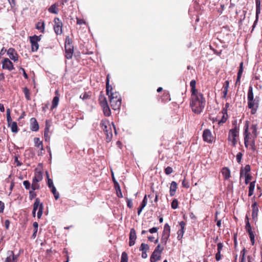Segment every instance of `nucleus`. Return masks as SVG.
Listing matches in <instances>:
<instances>
[{"mask_svg": "<svg viewBox=\"0 0 262 262\" xmlns=\"http://www.w3.org/2000/svg\"><path fill=\"white\" fill-rule=\"evenodd\" d=\"M24 93L25 94L26 98L27 100H29L30 99V92H29V89L27 88H24Z\"/></svg>", "mask_w": 262, "mask_h": 262, "instance_id": "79ce46f5", "label": "nucleus"}, {"mask_svg": "<svg viewBox=\"0 0 262 262\" xmlns=\"http://www.w3.org/2000/svg\"><path fill=\"white\" fill-rule=\"evenodd\" d=\"M248 127L247 126L245 129L244 135V144L246 147L248 146V141L249 139H251V138H249V133H248Z\"/></svg>", "mask_w": 262, "mask_h": 262, "instance_id": "aec40b11", "label": "nucleus"}, {"mask_svg": "<svg viewBox=\"0 0 262 262\" xmlns=\"http://www.w3.org/2000/svg\"><path fill=\"white\" fill-rule=\"evenodd\" d=\"M245 176V183L247 184L249 181L251 180L252 177L249 174L244 175Z\"/></svg>", "mask_w": 262, "mask_h": 262, "instance_id": "6e6d98bb", "label": "nucleus"}, {"mask_svg": "<svg viewBox=\"0 0 262 262\" xmlns=\"http://www.w3.org/2000/svg\"><path fill=\"white\" fill-rule=\"evenodd\" d=\"M161 258V253L154 251L150 256V262H156Z\"/></svg>", "mask_w": 262, "mask_h": 262, "instance_id": "f3484780", "label": "nucleus"}, {"mask_svg": "<svg viewBox=\"0 0 262 262\" xmlns=\"http://www.w3.org/2000/svg\"><path fill=\"white\" fill-rule=\"evenodd\" d=\"M47 178H48V187L50 188H51V189H52L53 187H55L54 186L53 181L51 179H50L49 178V175H48V173H47Z\"/></svg>", "mask_w": 262, "mask_h": 262, "instance_id": "37998d69", "label": "nucleus"}, {"mask_svg": "<svg viewBox=\"0 0 262 262\" xmlns=\"http://www.w3.org/2000/svg\"><path fill=\"white\" fill-rule=\"evenodd\" d=\"M228 86H229V82L228 81H226V85L224 86V91H223L224 95L223 96V97L224 98H225L227 95Z\"/></svg>", "mask_w": 262, "mask_h": 262, "instance_id": "e433bc0d", "label": "nucleus"}, {"mask_svg": "<svg viewBox=\"0 0 262 262\" xmlns=\"http://www.w3.org/2000/svg\"><path fill=\"white\" fill-rule=\"evenodd\" d=\"M34 143H35V146L36 147H37L38 148L40 147V149H41L40 153L41 154V151L44 149L43 145H42V142L40 140V139L38 138H35L34 139Z\"/></svg>", "mask_w": 262, "mask_h": 262, "instance_id": "5701e85b", "label": "nucleus"}, {"mask_svg": "<svg viewBox=\"0 0 262 262\" xmlns=\"http://www.w3.org/2000/svg\"><path fill=\"white\" fill-rule=\"evenodd\" d=\"M170 227L168 224H166L164 227V230L162 234L167 235L170 236Z\"/></svg>", "mask_w": 262, "mask_h": 262, "instance_id": "c85d7f7f", "label": "nucleus"}, {"mask_svg": "<svg viewBox=\"0 0 262 262\" xmlns=\"http://www.w3.org/2000/svg\"><path fill=\"white\" fill-rule=\"evenodd\" d=\"M179 224L181 227V229L178 231V239L179 240L182 237L184 234L185 223L183 221H181L180 222Z\"/></svg>", "mask_w": 262, "mask_h": 262, "instance_id": "dca6fc26", "label": "nucleus"}, {"mask_svg": "<svg viewBox=\"0 0 262 262\" xmlns=\"http://www.w3.org/2000/svg\"><path fill=\"white\" fill-rule=\"evenodd\" d=\"M182 185L183 187H185V188H188L189 187V184H188V182H186L185 181V180L184 179L183 182H182Z\"/></svg>", "mask_w": 262, "mask_h": 262, "instance_id": "774afa93", "label": "nucleus"}, {"mask_svg": "<svg viewBox=\"0 0 262 262\" xmlns=\"http://www.w3.org/2000/svg\"><path fill=\"white\" fill-rule=\"evenodd\" d=\"M173 171L172 168L171 167L168 166L165 169V172L166 174H169Z\"/></svg>", "mask_w": 262, "mask_h": 262, "instance_id": "603ef678", "label": "nucleus"}, {"mask_svg": "<svg viewBox=\"0 0 262 262\" xmlns=\"http://www.w3.org/2000/svg\"><path fill=\"white\" fill-rule=\"evenodd\" d=\"M252 129H253L252 133L254 135L253 138H254V139H255L257 136L256 125H253L252 126Z\"/></svg>", "mask_w": 262, "mask_h": 262, "instance_id": "4d7b16f0", "label": "nucleus"}, {"mask_svg": "<svg viewBox=\"0 0 262 262\" xmlns=\"http://www.w3.org/2000/svg\"><path fill=\"white\" fill-rule=\"evenodd\" d=\"M258 98L256 97L252 101H248V107L251 109V113L252 114H254L256 112L257 109L258 107Z\"/></svg>", "mask_w": 262, "mask_h": 262, "instance_id": "6e6552de", "label": "nucleus"}, {"mask_svg": "<svg viewBox=\"0 0 262 262\" xmlns=\"http://www.w3.org/2000/svg\"><path fill=\"white\" fill-rule=\"evenodd\" d=\"M66 50V55L65 56L66 58L70 59L72 58L73 54V46L71 47H64Z\"/></svg>", "mask_w": 262, "mask_h": 262, "instance_id": "4468645a", "label": "nucleus"}, {"mask_svg": "<svg viewBox=\"0 0 262 262\" xmlns=\"http://www.w3.org/2000/svg\"><path fill=\"white\" fill-rule=\"evenodd\" d=\"M7 121L8 126H10L11 123L13 122H12L11 117V111L10 108L7 109Z\"/></svg>", "mask_w": 262, "mask_h": 262, "instance_id": "c756f323", "label": "nucleus"}, {"mask_svg": "<svg viewBox=\"0 0 262 262\" xmlns=\"http://www.w3.org/2000/svg\"><path fill=\"white\" fill-rule=\"evenodd\" d=\"M7 255L5 262H17L18 255H14L12 251H8Z\"/></svg>", "mask_w": 262, "mask_h": 262, "instance_id": "f8f14e48", "label": "nucleus"}, {"mask_svg": "<svg viewBox=\"0 0 262 262\" xmlns=\"http://www.w3.org/2000/svg\"><path fill=\"white\" fill-rule=\"evenodd\" d=\"M164 249V248L162 247V248H161V245H158L156 248H155V250L154 251H155L157 253H160L161 254L162 251Z\"/></svg>", "mask_w": 262, "mask_h": 262, "instance_id": "8fccbe9b", "label": "nucleus"}, {"mask_svg": "<svg viewBox=\"0 0 262 262\" xmlns=\"http://www.w3.org/2000/svg\"><path fill=\"white\" fill-rule=\"evenodd\" d=\"M5 205L4 203L2 201H0V213H2L4 211Z\"/></svg>", "mask_w": 262, "mask_h": 262, "instance_id": "e2e57ef3", "label": "nucleus"}, {"mask_svg": "<svg viewBox=\"0 0 262 262\" xmlns=\"http://www.w3.org/2000/svg\"><path fill=\"white\" fill-rule=\"evenodd\" d=\"M59 97L58 96H56L53 98L52 100V104L51 106V110H53L55 107H56L58 105L59 102Z\"/></svg>", "mask_w": 262, "mask_h": 262, "instance_id": "bb28decb", "label": "nucleus"}, {"mask_svg": "<svg viewBox=\"0 0 262 262\" xmlns=\"http://www.w3.org/2000/svg\"><path fill=\"white\" fill-rule=\"evenodd\" d=\"M136 232L134 228H132L129 233V240L136 239Z\"/></svg>", "mask_w": 262, "mask_h": 262, "instance_id": "7c9ffc66", "label": "nucleus"}, {"mask_svg": "<svg viewBox=\"0 0 262 262\" xmlns=\"http://www.w3.org/2000/svg\"><path fill=\"white\" fill-rule=\"evenodd\" d=\"M171 208L173 209H176L178 207V201L177 199H174L171 204Z\"/></svg>", "mask_w": 262, "mask_h": 262, "instance_id": "a18cd8bd", "label": "nucleus"}, {"mask_svg": "<svg viewBox=\"0 0 262 262\" xmlns=\"http://www.w3.org/2000/svg\"><path fill=\"white\" fill-rule=\"evenodd\" d=\"M250 170L251 168L249 165H246L244 168L242 167L240 170L241 177L246 174H249L248 173L250 171Z\"/></svg>", "mask_w": 262, "mask_h": 262, "instance_id": "412c9836", "label": "nucleus"}, {"mask_svg": "<svg viewBox=\"0 0 262 262\" xmlns=\"http://www.w3.org/2000/svg\"><path fill=\"white\" fill-rule=\"evenodd\" d=\"M245 252L246 249L245 248H244L241 251V261L240 262H246V258H245Z\"/></svg>", "mask_w": 262, "mask_h": 262, "instance_id": "c9c22d12", "label": "nucleus"}, {"mask_svg": "<svg viewBox=\"0 0 262 262\" xmlns=\"http://www.w3.org/2000/svg\"><path fill=\"white\" fill-rule=\"evenodd\" d=\"M243 154L241 152H238L236 156V161L237 163H239L241 162V160L242 158Z\"/></svg>", "mask_w": 262, "mask_h": 262, "instance_id": "3c124183", "label": "nucleus"}, {"mask_svg": "<svg viewBox=\"0 0 262 262\" xmlns=\"http://www.w3.org/2000/svg\"><path fill=\"white\" fill-rule=\"evenodd\" d=\"M255 188V181L252 182L249 184V196H251L253 195L254 192V190Z\"/></svg>", "mask_w": 262, "mask_h": 262, "instance_id": "cd10ccee", "label": "nucleus"}, {"mask_svg": "<svg viewBox=\"0 0 262 262\" xmlns=\"http://www.w3.org/2000/svg\"><path fill=\"white\" fill-rule=\"evenodd\" d=\"M23 184L26 189H29L31 187L30 183L28 181H24Z\"/></svg>", "mask_w": 262, "mask_h": 262, "instance_id": "09e8293b", "label": "nucleus"}, {"mask_svg": "<svg viewBox=\"0 0 262 262\" xmlns=\"http://www.w3.org/2000/svg\"><path fill=\"white\" fill-rule=\"evenodd\" d=\"M252 219L255 220L256 219H257V215H258V205L256 202H254L252 205Z\"/></svg>", "mask_w": 262, "mask_h": 262, "instance_id": "2eb2a0df", "label": "nucleus"}, {"mask_svg": "<svg viewBox=\"0 0 262 262\" xmlns=\"http://www.w3.org/2000/svg\"><path fill=\"white\" fill-rule=\"evenodd\" d=\"M89 95H88L86 93L82 94L80 96V98L82 100L87 99L89 98Z\"/></svg>", "mask_w": 262, "mask_h": 262, "instance_id": "052dcab7", "label": "nucleus"}, {"mask_svg": "<svg viewBox=\"0 0 262 262\" xmlns=\"http://www.w3.org/2000/svg\"><path fill=\"white\" fill-rule=\"evenodd\" d=\"M250 146H251V149L252 151H254L255 150H256V146H255V139L254 138H253L252 139L251 138V141H250Z\"/></svg>", "mask_w": 262, "mask_h": 262, "instance_id": "a19ab883", "label": "nucleus"}, {"mask_svg": "<svg viewBox=\"0 0 262 262\" xmlns=\"http://www.w3.org/2000/svg\"><path fill=\"white\" fill-rule=\"evenodd\" d=\"M30 122L31 123V129L33 131H37L39 129L38 124L35 118H32L30 119Z\"/></svg>", "mask_w": 262, "mask_h": 262, "instance_id": "a211bd4d", "label": "nucleus"}, {"mask_svg": "<svg viewBox=\"0 0 262 262\" xmlns=\"http://www.w3.org/2000/svg\"><path fill=\"white\" fill-rule=\"evenodd\" d=\"M72 39L70 38L69 36H67L66 38L64 47L73 46L72 45Z\"/></svg>", "mask_w": 262, "mask_h": 262, "instance_id": "473e14b6", "label": "nucleus"}, {"mask_svg": "<svg viewBox=\"0 0 262 262\" xmlns=\"http://www.w3.org/2000/svg\"><path fill=\"white\" fill-rule=\"evenodd\" d=\"M149 249V247L147 244L142 243L140 247L139 248V250L141 251H147Z\"/></svg>", "mask_w": 262, "mask_h": 262, "instance_id": "2f4dec72", "label": "nucleus"}, {"mask_svg": "<svg viewBox=\"0 0 262 262\" xmlns=\"http://www.w3.org/2000/svg\"><path fill=\"white\" fill-rule=\"evenodd\" d=\"M100 105L102 108L105 106H108L106 98H104L102 101L100 102Z\"/></svg>", "mask_w": 262, "mask_h": 262, "instance_id": "5fc2aeb1", "label": "nucleus"}, {"mask_svg": "<svg viewBox=\"0 0 262 262\" xmlns=\"http://www.w3.org/2000/svg\"><path fill=\"white\" fill-rule=\"evenodd\" d=\"M41 37V35H34L33 36L30 37V41L31 43L32 51L33 52H36L38 49L39 45L38 42L40 40Z\"/></svg>", "mask_w": 262, "mask_h": 262, "instance_id": "423d86ee", "label": "nucleus"}, {"mask_svg": "<svg viewBox=\"0 0 262 262\" xmlns=\"http://www.w3.org/2000/svg\"><path fill=\"white\" fill-rule=\"evenodd\" d=\"M11 131L13 133H17L18 132L17 123L15 122H13L11 123L10 126Z\"/></svg>", "mask_w": 262, "mask_h": 262, "instance_id": "72a5a7b5", "label": "nucleus"}, {"mask_svg": "<svg viewBox=\"0 0 262 262\" xmlns=\"http://www.w3.org/2000/svg\"><path fill=\"white\" fill-rule=\"evenodd\" d=\"M38 209V211L37 212V217L38 219H40L42 214L43 210V205L42 203L40 202V200L39 198H36L33 204V210L36 211L37 209Z\"/></svg>", "mask_w": 262, "mask_h": 262, "instance_id": "39448f33", "label": "nucleus"}, {"mask_svg": "<svg viewBox=\"0 0 262 262\" xmlns=\"http://www.w3.org/2000/svg\"><path fill=\"white\" fill-rule=\"evenodd\" d=\"M19 70L23 72V75H24L25 78L28 79V75L27 74V73H26L25 69L23 68H20Z\"/></svg>", "mask_w": 262, "mask_h": 262, "instance_id": "69168bd1", "label": "nucleus"}, {"mask_svg": "<svg viewBox=\"0 0 262 262\" xmlns=\"http://www.w3.org/2000/svg\"><path fill=\"white\" fill-rule=\"evenodd\" d=\"M51 191L52 192V193L54 194L55 200H58L59 198V194L57 191L56 188L53 187L52 189H51Z\"/></svg>", "mask_w": 262, "mask_h": 262, "instance_id": "58836bf2", "label": "nucleus"}, {"mask_svg": "<svg viewBox=\"0 0 262 262\" xmlns=\"http://www.w3.org/2000/svg\"><path fill=\"white\" fill-rule=\"evenodd\" d=\"M254 98L253 93V88L252 86H250L248 91L247 99L248 101H252Z\"/></svg>", "mask_w": 262, "mask_h": 262, "instance_id": "393cba45", "label": "nucleus"}, {"mask_svg": "<svg viewBox=\"0 0 262 262\" xmlns=\"http://www.w3.org/2000/svg\"><path fill=\"white\" fill-rule=\"evenodd\" d=\"M243 72V62H241L240 65H239V69L238 70L237 75L242 76Z\"/></svg>", "mask_w": 262, "mask_h": 262, "instance_id": "864d4df0", "label": "nucleus"}, {"mask_svg": "<svg viewBox=\"0 0 262 262\" xmlns=\"http://www.w3.org/2000/svg\"><path fill=\"white\" fill-rule=\"evenodd\" d=\"M141 204L144 206V207L146 206V204H147V198H146V195H145L142 203H141Z\"/></svg>", "mask_w": 262, "mask_h": 262, "instance_id": "338daca9", "label": "nucleus"}, {"mask_svg": "<svg viewBox=\"0 0 262 262\" xmlns=\"http://www.w3.org/2000/svg\"><path fill=\"white\" fill-rule=\"evenodd\" d=\"M106 94L108 96L112 108L114 110L120 108L121 104V98L120 94L117 92H112V88L109 85L108 77L106 78Z\"/></svg>", "mask_w": 262, "mask_h": 262, "instance_id": "f03ea898", "label": "nucleus"}, {"mask_svg": "<svg viewBox=\"0 0 262 262\" xmlns=\"http://www.w3.org/2000/svg\"><path fill=\"white\" fill-rule=\"evenodd\" d=\"M121 262H128V255L125 252H123L121 254Z\"/></svg>", "mask_w": 262, "mask_h": 262, "instance_id": "4c0bfd02", "label": "nucleus"}, {"mask_svg": "<svg viewBox=\"0 0 262 262\" xmlns=\"http://www.w3.org/2000/svg\"><path fill=\"white\" fill-rule=\"evenodd\" d=\"M127 206L129 208H131L133 207V205L132 203V200L131 199H127Z\"/></svg>", "mask_w": 262, "mask_h": 262, "instance_id": "bf43d9fd", "label": "nucleus"}, {"mask_svg": "<svg viewBox=\"0 0 262 262\" xmlns=\"http://www.w3.org/2000/svg\"><path fill=\"white\" fill-rule=\"evenodd\" d=\"M103 113L105 116H110L111 114L110 108L108 106H105L103 108Z\"/></svg>", "mask_w": 262, "mask_h": 262, "instance_id": "f704fd0d", "label": "nucleus"}, {"mask_svg": "<svg viewBox=\"0 0 262 262\" xmlns=\"http://www.w3.org/2000/svg\"><path fill=\"white\" fill-rule=\"evenodd\" d=\"M36 28L40 30L41 32L43 33L45 31V23L43 21H39L36 25Z\"/></svg>", "mask_w": 262, "mask_h": 262, "instance_id": "a878e982", "label": "nucleus"}, {"mask_svg": "<svg viewBox=\"0 0 262 262\" xmlns=\"http://www.w3.org/2000/svg\"><path fill=\"white\" fill-rule=\"evenodd\" d=\"M196 82L194 80H192L190 82V86H191V94H199L197 90L195 89Z\"/></svg>", "mask_w": 262, "mask_h": 262, "instance_id": "b1692460", "label": "nucleus"}, {"mask_svg": "<svg viewBox=\"0 0 262 262\" xmlns=\"http://www.w3.org/2000/svg\"><path fill=\"white\" fill-rule=\"evenodd\" d=\"M169 237V235L162 234L161 238V243L163 245H165L167 243V240Z\"/></svg>", "mask_w": 262, "mask_h": 262, "instance_id": "ea45409f", "label": "nucleus"}, {"mask_svg": "<svg viewBox=\"0 0 262 262\" xmlns=\"http://www.w3.org/2000/svg\"><path fill=\"white\" fill-rule=\"evenodd\" d=\"M177 188V183L174 181H172L171 183L170 190H169L170 195L171 196H173L175 194Z\"/></svg>", "mask_w": 262, "mask_h": 262, "instance_id": "4be33fe9", "label": "nucleus"}, {"mask_svg": "<svg viewBox=\"0 0 262 262\" xmlns=\"http://www.w3.org/2000/svg\"><path fill=\"white\" fill-rule=\"evenodd\" d=\"M42 176L40 172H37L33 179L32 183L31 185V189L33 190L38 189L40 187L38 182L41 181Z\"/></svg>", "mask_w": 262, "mask_h": 262, "instance_id": "0eeeda50", "label": "nucleus"}, {"mask_svg": "<svg viewBox=\"0 0 262 262\" xmlns=\"http://www.w3.org/2000/svg\"><path fill=\"white\" fill-rule=\"evenodd\" d=\"M7 54L11 59L14 61L18 60V55L14 49L9 48L7 51Z\"/></svg>", "mask_w": 262, "mask_h": 262, "instance_id": "ddd939ff", "label": "nucleus"}, {"mask_svg": "<svg viewBox=\"0 0 262 262\" xmlns=\"http://www.w3.org/2000/svg\"><path fill=\"white\" fill-rule=\"evenodd\" d=\"M222 258L221 252L217 251L215 254V259L216 261H220Z\"/></svg>", "mask_w": 262, "mask_h": 262, "instance_id": "13d9d810", "label": "nucleus"}, {"mask_svg": "<svg viewBox=\"0 0 262 262\" xmlns=\"http://www.w3.org/2000/svg\"><path fill=\"white\" fill-rule=\"evenodd\" d=\"M56 6L55 4L52 5L49 8V11L50 13L57 14V12L56 11Z\"/></svg>", "mask_w": 262, "mask_h": 262, "instance_id": "49530a36", "label": "nucleus"}, {"mask_svg": "<svg viewBox=\"0 0 262 262\" xmlns=\"http://www.w3.org/2000/svg\"><path fill=\"white\" fill-rule=\"evenodd\" d=\"M100 126L105 134L107 142H110L113 137L112 130L110 122L107 120H102L100 123Z\"/></svg>", "mask_w": 262, "mask_h": 262, "instance_id": "7ed1b4c3", "label": "nucleus"}, {"mask_svg": "<svg viewBox=\"0 0 262 262\" xmlns=\"http://www.w3.org/2000/svg\"><path fill=\"white\" fill-rule=\"evenodd\" d=\"M2 68L9 71H11L14 68L12 62L7 58H5L2 62Z\"/></svg>", "mask_w": 262, "mask_h": 262, "instance_id": "9b49d317", "label": "nucleus"}, {"mask_svg": "<svg viewBox=\"0 0 262 262\" xmlns=\"http://www.w3.org/2000/svg\"><path fill=\"white\" fill-rule=\"evenodd\" d=\"M234 127L230 129L228 134V140L231 142L232 145L235 146L237 143L236 137L238 136L239 128L236 125V122L235 121L234 124Z\"/></svg>", "mask_w": 262, "mask_h": 262, "instance_id": "20e7f679", "label": "nucleus"}, {"mask_svg": "<svg viewBox=\"0 0 262 262\" xmlns=\"http://www.w3.org/2000/svg\"><path fill=\"white\" fill-rule=\"evenodd\" d=\"M206 104L205 99L202 93L191 94L190 106L193 112L200 114L204 109Z\"/></svg>", "mask_w": 262, "mask_h": 262, "instance_id": "f257e3e1", "label": "nucleus"}, {"mask_svg": "<svg viewBox=\"0 0 262 262\" xmlns=\"http://www.w3.org/2000/svg\"><path fill=\"white\" fill-rule=\"evenodd\" d=\"M260 13V8H256V19L254 23L253 27L254 28L257 23V21L258 19V15Z\"/></svg>", "mask_w": 262, "mask_h": 262, "instance_id": "c03bdc74", "label": "nucleus"}, {"mask_svg": "<svg viewBox=\"0 0 262 262\" xmlns=\"http://www.w3.org/2000/svg\"><path fill=\"white\" fill-rule=\"evenodd\" d=\"M203 138L204 141L209 143H212L214 140L211 131L208 129H205L203 131Z\"/></svg>", "mask_w": 262, "mask_h": 262, "instance_id": "9d476101", "label": "nucleus"}, {"mask_svg": "<svg viewBox=\"0 0 262 262\" xmlns=\"http://www.w3.org/2000/svg\"><path fill=\"white\" fill-rule=\"evenodd\" d=\"M222 173L225 180H228L230 177V170L226 167H223L222 169Z\"/></svg>", "mask_w": 262, "mask_h": 262, "instance_id": "6ab92c4d", "label": "nucleus"}, {"mask_svg": "<svg viewBox=\"0 0 262 262\" xmlns=\"http://www.w3.org/2000/svg\"><path fill=\"white\" fill-rule=\"evenodd\" d=\"M34 190H35L32 189L29 192V198L31 200H32L36 196V193L34 192Z\"/></svg>", "mask_w": 262, "mask_h": 262, "instance_id": "de8ad7c7", "label": "nucleus"}, {"mask_svg": "<svg viewBox=\"0 0 262 262\" xmlns=\"http://www.w3.org/2000/svg\"><path fill=\"white\" fill-rule=\"evenodd\" d=\"M55 25L54 30L57 35H60L62 33V23L59 18L56 17L54 20Z\"/></svg>", "mask_w": 262, "mask_h": 262, "instance_id": "1a4fd4ad", "label": "nucleus"}, {"mask_svg": "<svg viewBox=\"0 0 262 262\" xmlns=\"http://www.w3.org/2000/svg\"><path fill=\"white\" fill-rule=\"evenodd\" d=\"M217 251H219V252H221L222 249H223V245L222 243H219L217 244Z\"/></svg>", "mask_w": 262, "mask_h": 262, "instance_id": "680f3d73", "label": "nucleus"}, {"mask_svg": "<svg viewBox=\"0 0 262 262\" xmlns=\"http://www.w3.org/2000/svg\"><path fill=\"white\" fill-rule=\"evenodd\" d=\"M158 229L157 227H153L149 230V232L150 233H154L157 232Z\"/></svg>", "mask_w": 262, "mask_h": 262, "instance_id": "0e129e2a", "label": "nucleus"}]
</instances>
